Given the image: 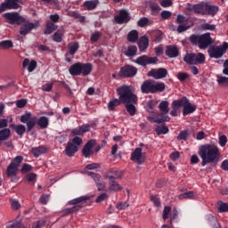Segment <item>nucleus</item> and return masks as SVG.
Masks as SVG:
<instances>
[{
    "instance_id": "4",
    "label": "nucleus",
    "mask_w": 228,
    "mask_h": 228,
    "mask_svg": "<svg viewBox=\"0 0 228 228\" xmlns=\"http://www.w3.org/2000/svg\"><path fill=\"white\" fill-rule=\"evenodd\" d=\"M189 40L192 45H199L200 49H208L209 45L215 44V40L211 38V34L205 33L203 35L192 34Z\"/></svg>"
},
{
    "instance_id": "6",
    "label": "nucleus",
    "mask_w": 228,
    "mask_h": 228,
    "mask_svg": "<svg viewBox=\"0 0 228 228\" xmlns=\"http://www.w3.org/2000/svg\"><path fill=\"white\" fill-rule=\"evenodd\" d=\"M81 143H83V139L78 136H75L71 142H69L66 145L64 150L66 156L72 158V156L77 152L78 147L81 145Z\"/></svg>"
},
{
    "instance_id": "31",
    "label": "nucleus",
    "mask_w": 228,
    "mask_h": 228,
    "mask_svg": "<svg viewBox=\"0 0 228 228\" xmlns=\"http://www.w3.org/2000/svg\"><path fill=\"white\" fill-rule=\"evenodd\" d=\"M165 88L167 86L163 82H154L153 81V94H158L161 92H165Z\"/></svg>"
},
{
    "instance_id": "16",
    "label": "nucleus",
    "mask_w": 228,
    "mask_h": 228,
    "mask_svg": "<svg viewBox=\"0 0 228 228\" xmlns=\"http://www.w3.org/2000/svg\"><path fill=\"white\" fill-rule=\"evenodd\" d=\"M114 20L117 24H127L131 20V16L126 10L122 9L119 11V14L114 17Z\"/></svg>"
},
{
    "instance_id": "36",
    "label": "nucleus",
    "mask_w": 228,
    "mask_h": 228,
    "mask_svg": "<svg viewBox=\"0 0 228 228\" xmlns=\"http://www.w3.org/2000/svg\"><path fill=\"white\" fill-rule=\"evenodd\" d=\"M11 126L14 128L15 133H17L19 136H22L24 133H26V126L24 125H11Z\"/></svg>"
},
{
    "instance_id": "44",
    "label": "nucleus",
    "mask_w": 228,
    "mask_h": 228,
    "mask_svg": "<svg viewBox=\"0 0 228 228\" xmlns=\"http://www.w3.org/2000/svg\"><path fill=\"white\" fill-rule=\"evenodd\" d=\"M0 47L2 49H12L13 47V42L12 40H4L0 42Z\"/></svg>"
},
{
    "instance_id": "18",
    "label": "nucleus",
    "mask_w": 228,
    "mask_h": 228,
    "mask_svg": "<svg viewBox=\"0 0 228 228\" xmlns=\"http://www.w3.org/2000/svg\"><path fill=\"white\" fill-rule=\"evenodd\" d=\"M150 113L151 114L148 116V120H151V122H155V124H162V122H170V117H168L167 115L159 114L156 116L152 114V112Z\"/></svg>"
},
{
    "instance_id": "57",
    "label": "nucleus",
    "mask_w": 228,
    "mask_h": 228,
    "mask_svg": "<svg viewBox=\"0 0 228 228\" xmlns=\"http://www.w3.org/2000/svg\"><path fill=\"white\" fill-rule=\"evenodd\" d=\"M151 200L153 202L154 206H156L157 208H159V206H161V201L159 200V198H158L157 196H151Z\"/></svg>"
},
{
    "instance_id": "32",
    "label": "nucleus",
    "mask_w": 228,
    "mask_h": 228,
    "mask_svg": "<svg viewBox=\"0 0 228 228\" xmlns=\"http://www.w3.org/2000/svg\"><path fill=\"white\" fill-rule=\"evenodd\" d=\"M192 10L200 15H206V4H194Z\"/></svg>"
},
{
    "instance_id": "61",
    "label": "nucleus",
    "mask_w": 228,
    "mask_h": 228,
    "mask_svg": "<svg viewBox=\"0 0 228 228\" xmlns=\"http://www.w3.org/2000/svg\"><path fill=\"white\" fill-rule=\"evenodd\" d=\"M188 77H189L188 73L179 72L177 74V79H179V81H186V79H188Z\"/></svg>"
},
{
    "instance_id": "8",
    "label": "nucleus",
    "mask_w": 228,
    "mask_h": 228,
    "mask_svg": "<svg viewBox=\"0 0 228 228\" xmlns=\"http://www.w3.org/2000/svg\"><path fill=\"white\" fill-rule=\"evenodd\" d=\"M228 49V43L224 42L221 46H213L208 49V54L210 58H216V60H218V58H222L224 56V53L227 52Z\"/></svg>"
},
{
    "instance_id": "56",
    "label": "nucleus",
    "mask_w": 228,
    "mask_h": 228,
    "mask_svg": "<svg viewBox=\"0 0 228 228\" xmlns=\"http://www.w3.org/2000/svg\"><path fill=\"white\" fill-rule=\"evenodd\" d=\"M51 90H53V83L47 82L42 86L43 92H51Z\"/></svg>"
},
{
    "instance_id": "12",
    "label": "nucleus",
    "mask_w": 228,
    "mask_h": 228,
    "mask_svg": "<svg viewBox=\"0 0 228 228\" xmlns=\"http://www.w3.org/2000/svg\"><path fill=\"white\" fill-rule=\"evenodd\" d=\"M137 72L138 69L136 68L131 65H126L120 69L119 76H121V77H134Z\"/></svg>"
},
{
    "instance_id": "45",
    "label": "nucleus",
    "mask_w": 228,
    "mask_h": 228,
    "mask_svg": "<svg viewBox=\"0 0 228 228\" xmlns=\"http://www.w3.org/2000/svg\"><path fill=\"white\" fill-rule=\"evenodd\" d=\"M138 51V48L135 45H130L128 46L126 55V56H136V53Z\"/></svg>"
},
{
    "instance_id": "29",
    "label": "nucleus",
    "mask_w": 228,
    "mask_h": 228,
    "mask_svg": "<svg viewBox=\"0 0 228 228\" xmlns=\"http://www.w3.org/2000/svg\"><path fill=\"white\" fill-rule=\"evenodd\" d=\"M138 46L140 51H145V49L149 47V37L147 36L141 37L138 42Z\"/></svg>"
},
{
    "instance_id": "23",
    "label": "nucleus",
    "mask_w": 228,
    "mask_h": 228,
    "mask_svg": "<svg viewBox=\"0 0 228 228\" xmlns=\"http://www.w3.org/2000/svg\"><path fill=\"white\" fill-rule=\"evenodd\" d=\"M22 67L23 69H27L28 72H33L37 69V61H29V59H24Z\"/></svg>"
},
{
    "instance_id": "14",
    "label": "nucleus",
    "mask_w": 228,
    "mask_h": 228,
    "mask_svg": "<svg viewBox=\"0 0 228 228\" xmlns=\"http://www.w3.org/2000/svg\"><path fill=\"white\" fill-rule=\"evenodd\" d=\"M135 63L145 67V65H152L158 63V57H149L147 55L140 56L136 59Z\"/></svg>"
},
{
    "instance_id": "35",
    "label": "nucleus",
    "mask_w": 228,
    "mask_h": 228,
    "mask_svg": "<svg viewBox=\"0 0 228 228\" xmlns=\"http://www.w3.org/2000/svg\"><path fill=\"white\" fill-rule=\"evenodd\" d=\"M216 78H217L216 79L217 85H219L220 86L224 87V88L228 86V77H224L222 75H217Z\"/></svg>"
},
{
    "instance_id": "63",
    "label": "nucleus",
    "mask_w": 228,
    "mask_h": 228,
    "mask_svg": "<svg viewBox=\"0 0 228 228\" xmlns=\"http://www.w3.org/2000/svg\"><path fill=\"white\" fill-rule=\"evenodd\" d=\"M219 144L221 145V147H225V145H227V136L221 135L219 137Z\"/></svg>"
},
{
    "instance_id": "64",
    "label": "nucleus",
    "mask_w": 228,
    "mask_h": 228,
    "mask_svg": "<svg viewBox=\"0 0 228 228\" xmlns=\"http://www.w3.org/2000/svg\"><path fill=\"white\" fill-rule=\"evenodd\" d=\"M45 225V220H39L36 224H33V228H42Z\"/></svg>"
},
{
    "instance_id": "55",
    "label": "nucleus",
    "mask_w": 228,
    "mask_h": 228,
    "mask_svg": "<svg viewBox=\"0 0 228 228\" xmlns=\"http://www.w3.org/2000/svg\"><path fill=\"white\" fill-rule=\"evenodd\" d=\"M172 211V207L166 206L163 210L162 217L164 220H167L168 218V215Z\"/></svg>"
},
{
    "instance_id": "40",
    "label": "nucleus",
    "mask_w": 228,
    "mask_h": 228,
    "mask_svg": "<svg viewBox=\"0 0 228 228\" xmlns=\"http://www.w3.org/2000/svg\"><path fill=\"white\" fill-rule=\"evenodd\" d=\"M85 6L88 10H94V8H97V5L99 4V1L97 0H91V1H86Z\"/></svg>"
},
{
    "instance_id": "39",
    "label": "nucleus",
    "mask_w": 228,
    "mask_h": 228,
    "mask_svg": "<svg viewBox=\"0 0 228 228\" xmlns=\"http://www.w3.org/2000/svg\"><path fill=\"white\" fill-rule=\"evenodd\" d=\"M90 200V197L88 196H81V197H78V198H76V199H73L69 201V204H83L85 202H86V200Z\"/></svg>"
},
{
    "instance_id": "3",
    "label": "nucleus",
    "mask_w": 228,
    "mask_h": 228,
    "mask_svg": "<svg viewBox=\"0 0 228 228\" xmlns=\"http://www.w3.org/2000/svg\"><path fill=\"white\" fill-rule=\"evenodd\" d=\"M198 154L199 156H204L211 163H216L218 159H220V150L216 146L211 144L202 145L200 148Z\"/></svg>"
},
{
    "instance_id": "48",
    "label": "nucleus",
    "mask_w": 228,
    "mask_h": 228,
    "mask_svg": "<svg viewBox=\"0 0 228 228\" xmlns=\"http://www.w3.org/2000/svg\"><path fill=\"white\" fill-rule=\"evenodd\" d=\"M81 208L82 207L80 205H75L72 208H69L64 209L63 212H64V215H70V213H74L75 211H79V209Z\"/></svg>"
},
{
    "instance_id": "26",
    "label": "nucleus",
    "mask_w": 228,
    "mask_h": 228,
    "mask_svg": "<svg viewBox=\"0 0 228 228\" xmlns=\"http://www.w3.org/2000/svg\"><path fill=\"white\" fill-rule=\"evenodd\" d=\"M70 76H81V62L71 65L69 69Z\"/></svg>"
},
{
    "instance_id": "42",
    "label": "nucleus",
    "mask_w": 228,
    "mask_h": 228,
    "mask_svg": "<svg viewBox=\"0 0 228 228\" xmlns=\"http://www.w3.org/2000/svg\"><path fill=\"white\" fill-rule=\"evenodd\" d=\"M127 40L128 42L134 43L136 40H138V31L132 30L127 35Z\"/></svg>"
},
{
    "instance_id": "58",
    "label": "nucleus",
    "mask_w": 228,
    "mask_h": 228,
    "mask_svg": "<svg viewBox=\"0 0 228 228\" xmlns=\"http://www.w3.org/2000/svg\"><path fill=\"white\" fill-rule=\"evenodd\" d=\"M202 28L208 30V31H215V29L216 28V25H211L209 23H205L202 25Z\"/></svg>"
},
{
    "instance_id": "13",
    "label": "nucleus",
    "mask_w": 228,
    "mask_h": 228,
    "mask_svg": "<svg viewBox=\"0 0 228 228\" xmlns=\"http://www.w3.org/2000/svg\"><path fill=\"white\" fill-rule=\"evenodd\" d=\"M87 175H90V177L94 179L99 191H102V190L106 188V182L102 180L101 175L94 172H87Z\"/></svg>"
},
{
    "instance_id": "28",
    "label": "nucleus",
    "mask_w": 228,
    "mask_h": 228,
    "mask_svg": "<svg viewBox=\"0 0 228 228\" xmlns=\"http://www.w3.org/2000/svg\"><path fill=\"white\" fill-rule=\"evenodd\" d=\"M12 131L10 128H3L0 130V147L3 145V142H6L10 138Z\"/></svg>"
},
{
    "instance_id": "38",
    "label": "nucleus",
    "mask_w": 228,
    "mask_h": 228,
    "mask_svg": "<svg viewBox=\"0 0 228 228\" xmlns=\"http://www.w3.org/2000/svg\"><path fill=\"white\" fill-rule=\"evenodd\" d=\"M69 53L71 55H74L75 53H77V49H79V43L78 42H73L69 43L68 45Z\"/></svg>"
},
{
    "instance_id": "20",
    "label": "nucleus",
    "mask_w": 228,
    "mask_h": 228,
    "mask_svg": "<svg viewBox=\"0 0 228 228\" xmlns=\"http://www.w3.org/2000/svg\"><path fill=\"white\" fill-rule=\"evenodd\" d=\"M96 141L94 139L89 140L84 146L82 152L83 156L85 158H90V154H92V149L94 147L96 144Z\"/></svg>"
},
{
    "instance_id": "17",
    "label": "nucleus",
    "mask_w": 228,
    "mask_h": 228,
    "mask_svg": "<svg viewBox=\"0 0 228 228\" xmlns=\"http://www.w3.org/2000/svg\"><path fill=\"white\" fill-rule=\"evenodd\" d=\"M167 74H168V71L165 68L151 69L148 72L149 77H154V79H163L167 77Z\"/></svg>"
},
{
    "instance_id": "52",
    "label": "nucleus",
    "mask_w": 228,
    "mask_h": 228,
    "mask_svg": "<svg viewBox=\"0 0 228 228\" xmlns=\"http://www.w3.org/2000/svg\"><path fill=\"white\" fill-rule=\"evenodd\" d=\"M33 170V167L29 164H24L20 169L21 174H28Z\"/></svg>"
},
{
    "instance_id": "15",
    "label": "nucleus",
    "mask_w": 228,
    "mask_h": 228,
    "mask_svg": "<svg viewBox=\"0 0 228 228\" xmlns=\"http://www.w3.org/2000/svg\"><path fill=\"white\" fill-rule=\"evenodd\" d=\"M105 179L109 180V190L111 191H120L122 190L120 183L115 180V176L110 175V172L105 174Z\"/></svg>"
},
{
    "instance_id": "1",
    "label": "nucleus",
    "mask_w": 228,
    "mask_h": 228,
    "mask_svg": "<svg viewBox=\"0 0 228 228\" xmlns=\"http://www.w3.org/2000/svg\"><path fill=\"white\" fill-rule=\"evenodd\" d=\"M134 92V88L127 85H123L117 89V94L119 95L122 104H125V108L130 117H134V115H136L138 96Z\"/></svg>"
},
{
    "instance_id": "9",
    "label": "nucleus",
    "mask_w": 228,
    "mask_h": 228,
    "mask_svg": "<svg viewBox=\"0 0 228 228\" xmlns=\"http://www.w3.org/2000/svg\"><path fill=\"white\" fill-rule=\"evenodd\" d=\"M20 3H22V0H5L0 4V13L6 12V10H19Z\"/></svg>"
},
{
    "instance_id": "43",
    "label": "nucleus",
    "mask_w": 228,
    "mask_h": 228,
    "mask_svg": "<svg viewBox=\"0 0 228 228\" xmlns=\"http://www.w3.org/2000/svg\"><path fill=\"white\" fill-rule=\"evenodd\" d=\"M159 108L160 110V111H162V115H167V113H168V102L167 101H162L159 105Z\"/></svg>"
},
{
    "instance_id": "41",
    "label": "nucleus",
    "mask_w": 228,
    "mask_h": 228,
    "mask_svg": "<svg viewBox=\"0 0 228 228\" xmlns=\"http://www.w3.org/2000/svg\"><path fill=\"white\" fill-rule=\"evenodd\" d=\"M168 126H157L155 128V132L158 134V136H159L160 134H167L168 133Z\"/></svg>"
},
{
    "instance_id": "46",
    "label": "nucleus",
    "mask_w": 228,
    "mask_h": 228,
    "mask_svg": "<svg viewBox=\"0 0 228 228\" xmlns=\"http://www.w3.org/2000/svg\"><path fill=\"white\" fill-rule=\"evenodd\" d=\"M10 202H11V208L12 211H18V209H20L21 205L18 200L12 199L10 200Z\"/></svg>"
},
{
    "instance_id": "2",
    "label": "nucleus",
    "mask_w": 228,
    "mask_h": 228,
    "mask_svg": "<svg viewBox=\"0 0 228 228\" xmlns=\"http://www.w3.org/2000/svg\"><path fill=\"white\" fill-rule=\"evenodd\" d=\"M20 120L22 124H26L27 131L28 133L33 131V128L37 126H37H39L41 129H45L49 126V118L42 116L38 120H37V117L31 118L30 112L21 115Z\"/></svg>"
},
{
    "instance_id": "11",
    "label": "nucleus",
    "mask_w": 228,
    "mask_h": 228,
    "mask_svg": "<svg viewBox=\"0 0 228 228\" xmlns=\"http://www.w3.org/2000/svg\"><path fill=\"white\" fill-rule=\"evenodd\" d=\"M145 152H142V148H136L131 156V160L135 161L137 165H143L145 163Z\"/></svg>"
},
{
    "instance_id": "60",
    "label": "nucleus",
    "mask_w": 228,
    "mask_h": 228,
    "mask_svg": "<svg viewBox=\"0 0 228 228\" xmlns=\"http://www.w3.org/2000/svg\"><path fill=\"white\" fill-rule=\"evenodd\" d=\"M218 211H219V213H227V211H228V204L227 203H222L218 207Z\"/></svg>"
},
{
    "instance_id": "25",
    "label": "nucleus",
    "mask_w": 228,
    "mask_h": 228,
    "mask_svg": "<svg viewBox=\"0 0 228 228\" xmlns=\"http://www.w3.org/2000/svg\"><path fill=\"white\" fill-rule=\"evenodd\" d=\"M197 110V106L196 105H191V102L187 100V102L183 106V117H186V115H190V113H194V111Z\"/></svg>"
},
{
    "instance_id": "51",
    "label": "nucleus",
    "mask_w": 228,
    "mask_h": 228,
    "mask_svg": "<svg viewBox=\"0 0 228 228\" xmlns=\"http://www.w3.org/2000/svg\"><path fill=\"white\" fill-rule=\"evenodd\" d=\"M154 106H156V102L154 101L151 100L149 101L145 105V110L149 113H152V110H154Z\"/></svg>"
},
{
    "instance_id": "37",
    "label": "nucleus",
    "mask_w": 228,
    "mask_h": 228,
    "mask_svg": "<svg viewBox=\"0 0 228 228\" xmlns=\"http://www.w3.org/2000/svg\"><path fill=\"white\" fill-rule=\"evenodd\" d=\"M58 29V26H56L53 22H48L46 24V29L45 30V35H51V33H54Z\"/></svg>"
},
{
    "instance_id": "7",
    "label": "nucleus",
    "mask_w": 228,
    "mask_h": 228,
    "mask_svg": "<svg viewBox=\"0 0 228 228\" xmlns=\"http://www.w3.org/2000/svg\"><path fill=\"white\" fill-rule=\"evenodd\" d=\"M183 61L188 65H201L206 61V56L203 53H187L183 57Z\"/></svg>"
},
{
    "instance_id": "53",
    "label": "nucleus",
    "mask_w": 228,
    "mask_h": 228,
    "mask_svg": "<svg viewBox=\"0 0 228 228\" xmlns=\"http://www.w3.org/2000/svg\"><path fill=\"white\" fill-rule=\"evenodd\" d=\"M147 24H149V19L146 17L141 18L137 21V26H139V28H144V26H147Z\"/></svg>"
},
{
    "instance_id": "33",
    "label": "nucleus",
    "mask_w": 228,
    "mask_h": 228,
    "mask_svg": "<svg viewBox=\"0 0 228 228\" xmlns=\"http://www.w3.org/2000/svg\"><path fill=\"white\" fill-rule=\"evenodd\" d=\"M188 101V98H186V96L182 97L180 100H175L172 102V108H176L179 110V108H181L182 106L184 108L186 102Z\"/></svg>"
},
{
    "instance_id": "34",
    "label": "nucleus",
    "mask_w": 228,
    "mask_h": 228,
    "mask_svg": "<svg viewBox=\"0 0 228 228\" xmlns=\"http://www.w3.org/2000/svg\"><path fill=\"white\" fill-rule=\"evenodd\" d=\"M217 12H218V7L206 4L205 15H216Z\"/></svg>"
},
{
    "instance_id": "27",
    "label": "nucleus",
    "mask_w": 228,
    "mask_h": 228,
    "mask_svg": "<svg viewBox=\"0 0 228 228\" xmlns=\"http://www.w3.org/2000/svg\"><path fill=\"white\" fill-rule=\"evenodd\" d=\"M31 152L35 158H39L42 154L47 153V148L45 146L34 147Z\"/></svg>"
},
{
    "instance_id": "30",
    "label": "nucleus",
    "mask_w": 228,
    "mask_h": 228,
    "mask_svg": "<svg viewBox=\"0 0 228 228\" xmlns=\"http://www.w3.org/2000/svg\"><path fill=\"white\" fill-rule=\"evenodd\" d=\"M122 104V100H120V95H118V99H112L108 103L109 111H113L117 106H120Z\"/></svg>"
},
{
    "instance_id": "49",
    "label": "nucleus",
    "mask_w": 228,
    "mask_h": 228,
    "mask_svg": "<svg viewBox=\"0 0 228 228\" xmlns=\"http://www.w3.org/2000/svg\"><path fill=\"white\" fill-rule=\"evenodd\" d=\"M62 37H63V31L62 30H57L53 34V40H54V42H58V43L61 42Z\"/></svg>"
},
{
    "instance_id": "62",
    "label": "nucleus",
    "mask_w": 228,
    "mask_h": 228,
    "mask_svg": "<svg viewBox=\"0 0 228 228\" xmlns=\"http://www.w3.org/2000/svg\"><path fill=\"white\" fill-rule=\"evenodd\" d=\"M101 37V32L96 31L91 35V42H97Z\"/></svg>"
},
{
    "instance_id": "50",
    "label": "nucleus",
    "mask_w": 228,
    "mask_h": 228,
    "mask_svg": "<svg viewBox=\"0 0 228 228\" xmlns=\"http://www.w3.org/2000/svg\"><path fill=\"white\" fill-rule=\"evenodd\" d=\"M194 192L193 191H187L184 193H182L178 196L180 200H183L184 199H193Z\"/></svg>"
},
{
    "instance_id": "10",
    "label": "nucleus",
    "mask_w": 228,
    "mask_h": 228,
    "mask_svg": "<svg viewBox=\"0 0 228 228\" xmlns=\"http://www.w3.org/2000/svg\"><path fill=\"white\" fill-rule=\"evenodd\" d=\"M4 19H6L9 22V24H18L20 25L23 22H26V19L20 15H19V12H6L4 14Z\"/></svg>"
},
{
    "instance_id": "59",
    "label": "nucleus",
    "mask_w": 228,
    "mask_h": 228,
    "mask_svg": "<svg viewBox=\"0 0 228 228\" xmlns=\"http://www.w3.org/2000/svg\"><path fill=\"white\" fill-rule=\"evenodd\" d=\"M172 0H162L160 2V6H162V8H169V6H172Z\"/></svg>"
},
{
    "instance_id": "24",
    "label": "nucleus",
    "mask_w": 228,
    "mask_h": 228,
    "mask_svg": "<svg viewBox=\"0 0 228 228\" xmlns=\"http://www.w3.org/2000/svg\"><path fill=\"white\" fill-rule=\"evenodd\" d=\"M80 69L82 76H90V74H92V70H94V66L92 63L80 62Z\"/></svg>"
},
{
    "instance_id": "47",
    "label": "nucleus",
    "mask_w": 228,
    "mask_h": 228,
    "mask_svg": "<svg viewBox=\"0 0 228 228\" xmlns=\"http://www.w3.org/2000/svg\"><path fill=\"white\" fill-rule=\"evenodd\" d=\"M208 218L210 220V225L212 228H220V223H218V219H216V217L209 215Z\"/></svg>"
},
{
    "instance_id": "19",
    "label": "nucleus",
    "mask_w": 228,
    "mask_h": 228,
    "mask_svg": "<svg viewBox=\"0 0 228 228\" xmlns=\"http://www.w3.org/2000/svg\"><path fill=\"white\" fill-rule=\"evenodd\" d=\"M37 27L38 25L37 23L28 22L25 20V21L23 22L20 28V35H21L22 37H26V35H28L29 31H32V29H35Z\"/></svg>"
},
{
    "instance_id": "21",
    "label": "nucleus",
    "mask_w": 228,
    "mask_h": 228,
    "mask_svg": "<svg viewBox=\"0 0 228 228\" xmlns=\"http://www.w3.org/2000/svg\"><path fill=\"white\" fill-rule=\"evenodd\" d=\"M154 80H146L141 86L142 94H153Z\"/></svg>"
},
{
    "instance_id": "5",
    "label": "nucleus",
    "mask_w": 228,
    "mask_h": 228,
    "mask_svg": "<svg viewBox=\"0 0 228 228\" xmlns=\"http://www.w3.org/2000/svg\"><path fill=\"white\" fill-rule=\"evenodd\" d=\"M22 159H24L22 156H17L12 160V162L7 167L6 175L12 182L15 181V179H17V173L19 172V167H20Z\"/></svg>"
},
{
    "instance_id": "54",
    "label": "nucleus",
    "mask_w": 228,
    "mask_h": 228,
    "mask_svg": "<svg viewBox=\"0 0 228 228\" xmlns=\"http://www.w3.org/2000/svg\"><path fill=\"white\" fill-rule=\"evenodd\" d=\"M189 136L188 131L183 130L182 132L179 133L178 136L176 137L178 141L181 140H187Z\"/></svg>"
},
{
    "instance_id": "22",
    "label": "nucleus",
    "mask_w": 228,
    "mask_h": 228,
    "mask_svg": "<svg viewBox=\"0 0 228 228\" xmlns=\"http://www.w3.org/2000/svg\"><path fill=\"white\" fill-rule=\"evenodd\" d=\"M166 55L168 58H177L179 56V49L175 45H168L166 48Z\"/></svg>"
}]
</instances>
